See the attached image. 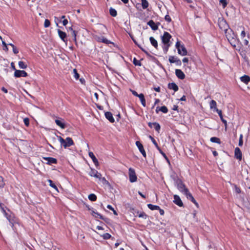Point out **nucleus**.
<instances>
[{
  "mask_svg": "<svg viewBox=\"0 0 250 250\" xmlns=\"http://www.w3.org/2000/svg\"><path fill=\"white\" fill-rule=\"evenodd\" d=\"M105 118L111 123H113L115 122V120L113 117L111 112L107 111L104 113Z\"/></svg>",
  "mask_w": 250,
  "mask_h": 250,
  "instance_id": "17",
  "label": "nucleus"
},
{
  "mask_svg": "<svg viewBox=\"0 0 250 250\" xmlns=\"http://www.w3.org/2000/svg\"><path fill=\"white\" fill-rule=\"evenodd\" d=\"M174 200L173 202L178 206L179 207H183L184 205L183 203L180 198V197L177 195H174L173 196Z\"/></svg>",
  "mask_w": 250,
  "mask_h": 250,
  "instance_id": "8",
  "label": "nucleus"
},
{
  "mask_svg": "<svg viewBox=\"0 0 250 250\" xmlns=\"http://www.w3.org/2000/svg\"><path fill=\"white\" fill-rule=\"evenodd\" d=\"M129 36L130 37V38H131V39L132 40V41H133L134 43L138 47V45H140V44H139L138 43V42H137V41L135 40L133 36L131 34H129Z\"/></svg>",
  "mask_w": 250,
  "mask_h": 250,
  "instance_id": "53",
  "label": "nucleus"
},
{
  "mask_svg": "<svg viewBox=\"0 0 250 250\" xmlns=\"http://www.w3.org/2000/svg\"><path fill=\"white\" fill-rule=\"evenodd\" d=\"M102 181L105 184L109 185V183L108 181H107L104 177L102 178Z\"/></svg>",
  "mask_w": 250,
  "mask_h": 250,
  "instance_id": "61",
  "label": "nucleus"
},
{
  "mask_svg": "<svg viewBox=\"0 0 250 250\" xmlns=\"http://www.w3.org/2000/svg\"><path fill=\"white\" fill-rule=\"evenodd\" d=\"M18 64L20 68L21 69H26L27 67V65L22 61L19 62Z\"/></svg>",
  "mask_w": 250,
  "mask_h": 250,
  "instance_id": "34",
  "label": "nucleus"
},
{
  "mask_svg": "<svg viewBox=\"0 0 250 250\" xmlns=\"http://www.w3.org/2000/svg\"><path fill=\"white\" fill-rule=\"evenodd\" d=\"M216 112L218 114L221 121L224 124V125H225V130H227V121L226 120H225L223 118V115H222V111L221 110L218 109H216Z\"/></svg>",
  "mask_w": 250,
  "mask_h": 250,
  "instance_id": "16",
  "label": "nucleus"
},
{
  "mask_svg": "<svg viewBox=\"0 0 250 250\" xmlns=\"http://www.w3.org/2000/svg\"><path fill=\"white\" fill-rule=\"evenodd\" d=\"M160 152V153L163 155V156L165 158V159L166 160V161H167V162L170 164V161L168 159V158H167V157L166 156V154L161 150V149L160 148V147H159V149H157Z\"/></svg>",
  "mask_w": 250,
  "mask_h": 250,
  "instance_id": "36",
  "label": "nucleus"
},
{
  "mask_svg": "<svg viewBox=\"0 0 250 250\" xmlns=\"http://www.w3.org/2000/svg\"><path fill=\"white\" fill-rule=\"evenodd\" d=\"M174 63H176V64L178 65H181L182 64L181 60L178 59L177 57L175 58V61Z\"/></svg>",
  "mask_w": 250,
  "mask_h": 250,
  "instance_id": "52",
  "label": "nucleus"
},
{
  "mask_svg": "<svg viewBox=\"0 0 250 250\" xmlns=\"http://www.w3.org/2000/svg\"><path fill=\"white\" fill-rule=\"evenodd\" d=\"M149 138L151 140V141L152 142L153 144L155 145L157 149H159L160 147L158 146L157 143L156 142L155 140L154 139V138L152 136H151V135L149 136Z\"/></svg>",
  "mask_w": 250,
  "mask_h": 250,
  "instance_id": "39",
  "label": "nucleus"
},
{
  "mask_svg": "<svg viewBox=\"0 0 250 250\" xmlns=\"http://www.w3.org/2000/svg\"><path fill=\"white\" fill-rule=\"evenodd\" d=\"M241 81L246 84H248L250 81V77L248 75H245L240 78Z\"/></svg>",
  "mask_w": 250,
  "mask_h": 250,
  "instance_id": "21",
  "label": "nucleus"
},
{
  "mask_svg": "<svg viewBox=\"0 0 250 250\" xmlns=\"http://www.w3.org/2000/svg\"><path fill=\"white\" fill-rule=\"evenodd\" d=\"M172 178L179 190L185 194V189L188 188L186 187L185 185L183 183L182 181L177 176H174Z\"/></svg>",
  "mask_w": 250,
  "mask_h": 250,
  "instance_id": "1",
  "label": "nucleus"
},
{
  "mask_svg": "<svg viewBox=\"0 0 250 250\" xmlns=\"http://www.w3.org/2000/svg\"><path fill=\"white\" fill-rule=\"evenodd\" d=\"M175 58L176 57L175 56H169V62H170V63H174L175 62Z\"/></svg>",
  "mask_w": 250,
  "mask_h": 250,
  "instance_id": "48",
  "label": "nucleus"
},
{
  "mask_svg": "<svg viewBox=\"0 0 250 250\" xmlns=\"http://www.w3.org/2000/svg\"><path fill=\"white\" fill-rule=\"evenodd\" d=\"M47 181L49 183V186L53 188L54 189H55L58 192V188L56 186V185L53 182V181L50 179H48Z\"/></svg>",
  "mask_w": 250,
  "mask_h": 250,
  "instance_id": "29",
  "label": "nucleus"
},
{
  "mask_svg": "<svg viewBox=\"0 0 250 250\" xmlns=\"http://www.w3.org/2000/svg\"><path fill=\"white\" fill-rule=\"evenodd\" d=\"M138 47L142 51H143L146 55V56L148 57L151 58L152 60H157V59L154 57H153V56L151 55L147 51H146L145 49H144L141 45H138Z\"/></svg>",
  "mask_w": 250,
  "mask_h": 250,
  "instance_id": "23",
  "label": "nucleus"
},
{
  "mask_svg": "<svg viewBox=\"0 0 250 250\" xmlns=\"http://www.w3.org/2000/svg\"><path fill=\"white\" fill-rule=\"evenodd\" d=\"M142 2V6L144 9L147 8L148 7V2L146 0H141Z\"/></svg>",
  "mask_w": 250,
  "mask_h": 250,
  "instance_id": "33",
  "label": "nucleus"
},
{
  "mask_svg": "<svg viewBox=\"0 0 250 250\" xmlns=\"http://www.w3.org/2000/svg\"><path fill=\"white\" fill-rule=\"evenodd\" d=\"M133 63L135 66H140L142 65L141 62L137 60L135 58H134L133 59Z\"/></svg>",
  "mask_w": 250,
  "mask_h": 250,
  "instance_id": "41",
  "label": "nucleus"
},
{
  "mask_svg": "<svg viewBox=\"0 0 250 250\" xmlns=\"http://www.w3.org/2000/svg\"><path fill=\"white\" fill-rule=\"evenodd\" d=\"M210 141L212 143H217L220 144L221 142L219 138L216 137H212L210 138Z\"/></svg>",
  "mask_w": 250,
  "mask_h": 250,
  "instance_id": "30",
  "label": "nucleus"
},
{
  "mask_svg": "<svg viewBox=\"0 0 250 250\" xmlns=\"http://www.w3.org/2000/svg\"><path fill=\"white\" fill-rule=\"evenodd\" d=\"M175 74L180 80H183L185 78V75L181 69H176L175 70Z\"/></svg>",
  "mask_w": 250,
  "mask_h": 250,
  "instance_id": "15",
  "label": "nucleus"
},
{
  "mask_svg": "<svg viewBox=\"0 0 250 250\" xmlns=\"http://www.w3.org/2000/svg\"><path fill=\"white\" fill-rule=\"evenodd\" d=\"M182 45L180 44V42L179 41H177L176 42L175 47L177 49V50L178 51V49H181V46Z\"/></svg>",
  "mask_w": 250,
  "mask_h": 250,
  "instance_id": "56",
  "label": "nucleus"
},
{
  "mask_svg": "<svg viewBox=\"0 0 250 250\" xmlns=\"http://www.w3.org/2000/svg\"><path fill=\"white\" fill-rule=\"evenodd\" d=\"M11 67L12 68V69H13L14 70H15V71H16V70H17L15 68V65H14V63L13 62H12L11 63Z\"/></svg>",
  "mask_w": 250,
  "mask_h": 250,
  "instance_id": "64",
  "label": "nucleus"
},
{
  "mask_svg": "<svg viewBox=\"0 0 250 250\" xmlns=\"http://www.w3.org/2000/svg\"><path fill=\"white\" fill-rule=\"evenodd\" d=\"M220 2L222 4L223 8H225L227 5V0H220Z\"/></svg>",
  "mask_w": 250,
  "mask_h": 250,
  "instance_id": "49",
  "label": "nucleus"
},
{
  "mask_svg": "<svg viewBox=\"0 0 250 250\" xmlns=\"http://www.w3.org/2000/svg\"><path fill=\"white\" fill-rule=\"evenodd\" d=\"M148 208L151 210H157L160 209V207L157 205H153L151 204H147Z\"/></svg>",
  "mask_w": 250,
  "mask_h": 250,
  "instance_id": "27",
  "label": "nucleus"
},
{
  "mask_svg": "<svg viewBox=\"0 0 250 250\" xmlns=\"http://www.w3.org/2000/svg\"><path fill=\"white\" fill-rule=\"evenodd\" d=\"M184 194L186 195L188 199L190 200L197 208L199 207L198 203L196 201L188 189H185V193Z\"/></svg>",
  "mask_w": 250,
  "mask_h": 250,
  "instance_id": "4",
  "label": "nucleus"
},
{
  "mask_svg": "<svg viewBox=\"0 0 250 250\" xmlns=\"http://www.w3.org/2000/svg\"><path fill=\"white\" fill-rule=\"evenodd\" d=\"M55 122L57 125L59 126L62 129H64L66 127V125L64 122V120L62 118L56 119Z\"/></svg>",
  "mask_w": 250,
  "mask_h": 250,
  "instance_id": "10",
  "label": "nucleus"
},
{
  "mask_svg": "<svg viewBox=\"0 0 250 250\" xmlns=\"http://www.w3.org/2000/svg\"><path fill=\"white\" fill-rule=\"evenodd\" d=\"M58 33L59 37L64 42H66L67 41V35L66 33L62 31L60 29H58Z\"/></svg>",
  "mask_w": 250,
  "mask_h": 250,
  "instance_id": "14",
  "label": "nucleus"
},
{
  "mask_svg": "<svg viewBox=\"0 0 250 250\" xmlns=\"http://www.w3.org/2000/svg\"><path fill=\"white\" fill-rule=\"evenodd\" d=\"M129 180L131 183L135 182L137 181V177L136 175L135 170L130 167L128 170Z\"/></svg>",
  "mask_w": 250,
  "mask_h": 250,
  "instance_id": "3",
  "label": "nucleus"
},
{
  "mask_svg": "<svg viewBox=\"0 0 250 250\" xmlns=\"http://www.w3.org/2000/svg\"><path fill=\"white\" fill-rule=\"evenodd\" d=\"M2 211L10 223L13 224V222L11 219V216L8 214V213L6 212L3 208H2Z\"/></svg>",
  "mask_w": 250,
  "mask_h": 250,
  "instance_id": "38",
  "label": "nucleus"
},
{
  "mask_svg": "<svg viewBox=\"0 0 250 250\" xmlns=\"http://www.w3.org/2000/svg\"><path fill=\"white\" fill-rule=\"evenodd\" d=\"M101 219L104 220L107 224H109L110 223V220L108 218L104 217L103 216V219Z\"/></svg>",
  "mask_w": 250,
  "mask_h": 250,
  "instance_id": "58",
  "label": "nucleus"
},
{
  "mask_svg": "<svg viewBox=\"0 0 250 250\" xmlns=\"http://www.w3.org/2000/svg\"><path fill=\"white\" fill-rule=\"evenodd\" d=\"M89 174L91 177H94L99 179H101L102 175L100 173L98 172L96 170L91 168V170L89 173Z\"/></svg>",
  "mask_w": 250,
  "mask_h": 250,
  "instance_id": "7",
  "label": "nucleus"
},
{
  "mask_svg": "<svg viewBox=\"0 0 250 250\" xmlns=\"http://www.w3.org/2000/svg\"><path fill=\"white\" fill-rule=\"evenodd\" d=\"M138 47L142 51H143L146 55V56L148 57L151 58L152 60H157V59L154 57H153V56L151 55L147 51H146L145 49H144L141 45H138Z\"/></svg>",
  "mask_w": 250,
  "mask_h": 250,
  "instance_id": "22",
  "label": "nucleus"
},
{
  "mask_svg": "<svg viewBox=\"0 0 250 250\" xmlns=\"http://www.w3.org/2000/svg\"><path fill=\"white\" fill-rule=\"evenodd\" d=\"M132 94L135 96H136V97H139V94L137 93V92L136 91H135V90H130Z\"/></svg>",
  "mask_w": 250,
  "mask_h": 250,
  "instance_id": "59",
  "label": "nucleus"
},
{
  "mask_svg": "<svg viewBox=\"0 0 250 250\" xmlns=\"http://www.w3.org/2000/svg\"><path fill=\"white\" fill-rule=\"evenodd\" d=\"M153 125H154L155 130L158 133H159V131H160V130L161 128L160 125L158 123H156V122L153 123Z\"/></svg>",
  "mask_w": 250,
  "mask_h": 250,
  "instance_id": "37",
  "label": "nucleus"
},
{
  "mask_svg": "<svg viewBox=\"0 0 250 250\" xmlns=\"http://www.w3.org/2000/svg\"><path fill=\"white\" fill-rule=\"evenodd\" d=\"M42 159L47 161L46 164L49 165H51L52 164H56L57 163V160L56 158H54L52 157H43Z\"/></svg>",
  "mask_w": 250,
  "mask_h": 250,
  "instance_id": "11",
  "label": "nucleus"
},
{
  "mask_svg": "<svg viewBox=\"0 0 250 250\" xmlns=\"http://www.w3.org/2000/svg\"><path fill=\"white\" fill-rule=\"evenodd\" d=\"M50 25V21L48 19H45L44 23V27H48Z\"/></svg>",
  "mask_w": 250,
  "mask_h": 250,
  "instance_id": "46",
  "label": "nucleus"
},
{
  "mask_svg": "<svg viewBox=\"0 0 250 250\" xmlns=\"http://www.w3.org/2000/svg\"><path fill=\"white\" fill-rule=\"evenodd\" d=\"M27 76V73L24 70H16L14 73V76L16 78L26 77Z\"/></svg>",
  "mask_w": 250,
  "mask_h": 250,
  "instance_id": "6",
  "label": "nucleus"
},
{
  "mask_svg": "<svg viewBox=\"0 0 250 250\" xmlns=\"http://www.w3.org/2000/svg\"><path fill=\"white\" fill-rule=\"evenodd\" d=\"M137 213L138 214V216L140 218L143 217L146 219L148 217V216L144 212L139 213V211H137Z\"/></svg>",
  "mask_w": 250,
  "mask_h": 250,
  "instance_id": "43",
  "label": "nucleus"
},
{
  "mask_svg": "<svg viewBox=\"0 0 250 250\" xmlns=\"http://www.w3.org/2000/svg\"><path fill=\"white\" fill-rule=\"evenodd\" d=\"M62 24L64 26H65L68 23V21L66 19H64L62 21Z\"/></svg>",
  "mask_w": 250,
  "mask_h": 250,
  "instance_id": "63",
  "label": "nucleus"
},
{
  "mask_svg": "<svg viewBox=\"0 0 250 250\" xmlns=\"http://www.w3.org/2000/svg\"><path fill=\"white\" fill-rule=\"evenodd\" d=\"M165 19L166 21H168V22L171 21V19L168 15H166L165 16Z\"/></svg>",
  "mask_w": 250,
  "mask_h": 250,
  "instance_id": "55",
  "label": "nucleus"
},
{
  "mask_svg": "<svg viewBox=\"0 0 250 250\" xmlns=\"http://www.w3.org/2000/svg\"><path fill=\"white\" fill-rule=\"evenodd\" d=\"M159 110L161 111L164 113H167L168 112L167 108L165 105L160 107L159 109Z\"/></svg>",
  "mask_w": 250,
  "mask_h": 250,
  "instance_id": "40",
  "label": "nucleus"
},
{
  "mask_svg": "<svg viewBox=\"0 0 250 250\" xmlns=\"http://www.w3.org/2000/svg\"><path fill=\"white\" fill-rule=\"evenodd\" d=\"M56 136L58 138V140H59L61 145L64 148H66V147H69L71 146H72L74 144V142H73V140L72 139V138H71L69 137H67L66 138V139L64 140L60 136L57 135Z\"/></svg>",
  "mask_w": 250,
  "mask_h": 250,
  "instance_id": "2",
  "label": "nucleus"
},
{
  "mask_svg": "<svg viewBox=\"0 0 250 250\" xmlns=\"http://www.w3.org/2000/svg\"><path fill=\"white\" fill-rule=\"evenodd\" d=\"M210 107L211 109H214V110L216 111V102L214 100H211L210 102Z\"/></svg>",
  "mask_w": 250,
  "mask_h": 250,
  "instance_id": "31",
  "label": "nucleus"
},
{
  "mask_svg": "<svg viewBox=\"0 0 250 250\" xmlns=\"http://www.w3.org/2000/svg\"><path fill=\"white\" fill-rule=\"evenodd\" d=\"M111 235L110 234H109L108 233H105L103 235V238L105 240L110 239L111 238Z\"/></svg>",
  "mask_w": 250,
  "mask_h": 250,
  "instance_id": "45",
  "label": "nucleus"
},
{
  "mask_svg": "<svg viewBox=\"0 0 250 250\" xmlns=\"http://www.w3.org/2000/svg\"><path fill=\"white\" fill-rule=\"evenodd\" d=\"M13 51L14 53L15 54H18L19 53V50L16 48V46L13 48Z\"/></svg>",
  "mask_w": 250,
  "mask_h": 250,
  "instance_id": "60",
  "label": "nucleus"
},
{
  "mask_svg": "<svg viewBox=\"0 0 250 250\" xmlns=\"http://www.w3.org/2000/svg\"><path fill=\"white\" fill-rule=\"evenodd\" d=\"M234 157L236 159L239 161L242 160V152L240 149L238 147L235 148Z\"/></svg>",
  "mask_w": 250,
  "mask_h": 250,
  "instance_id": "13",
  "label": "nucleus"
},
{
  "mask_svg": "<svg viewBox=\"0 0 250 250\" xmlns=\"http://www.w3.org/2000/svg\"><path fill=\"white\" fill-rule=\"evenodd\" d=\"M178 54L182 56H186L187 55L188 52L184 45L181 46V49H178Z\"/></svg>",
  "mask_w": 250,
  "mask_h": 250,
  "instance_id": "18",
  "label": "nucleus"
},
{
  "mask_svg": "<svg viewBox=\"0 0 250 250\" xmlns=\"http://www.w3.org/2000/svg\"><path fill=\"white\" fill-rule=\"evenodd\" d=\"M4 185L5 184L3 182V178L1 176H0V188H3Z\"/></svg>",
  "mask_w": 250,
  "mask_h": 250,
  "instance_id": "51",
  "label": "nucleus"
},
{
  "mask_svg": "<svg viewBox=\"0 0 250 250\" xmlns=\"http://www.w3.org/2000/svg\"><path fill=\"white\" fill-rule=\"evenodd\" d=\"M109 13L111 16L114 17H116L117 15V11L115 9H114L112 7H111L109 9Z\"/></svg>",
  "mask_w": 250,
  "mask_h": 250,
  "instance_id": "32",
  "label": "nucleus"
},
{
  "mask_svg": "<svg viewBox=\"0 0 250 250\" xmlns=\"http://www.w3.org/2000/svg\"><path fill=\"white\" fill-rule=\"evenodd\" d=\"M149 41L151 42V44L156 48H158V42L153 37H150L149 38Z\"/></svg>",
  "mask_w": 250,
  "mask_h": 250,
  "instance_id": "24",
  "label": "nucleus"
},
{
  "mask_svg": "<svg viewBox=\"0 0 250 250\" xmlns=\"http://www.w3.org/2000/svg\"><path fill=\"white\" fill-rule=\"evenodd\" d=\"M91 214L95 218L99 217V218L103 219V216L98 212H95L94 210H92Z\"/></svg>",
  "mask_w": 250,
  "mask_h": 250,
  "instance_id": "28",
  "label": "nucleus"
},
{
  "mask_svg": "<svg viewBox=\"0 0 250 250\" xmlns=\"http://www.w3.org/2000/svg\"><path fill=\"white\" fill-rule=\"evenodd\" d=\"M89 200L91 201H95L97 200V196L93 193L90 194L88 197Z\"/></svg>",
  "mask_w": 250,
  "mask_h": 250,
  "instance_id": "35",
  "label": "nucleus"
},
{
  "mask_svg": "<svg viewBox=\"0 0 250 250\" xmlns=\"http://www.w3.org/2000/svg\"><path fill=\"white\" fill-rule=\"evenodd\" d=\"M168 88L169 89H172L174 92H176L178 90V86L174 82L169 83L167 85Z\"/></svg>",
  "mask_w": 250,
  "mask_h": 250,
  "instance_id": "19",
  "label": "nucleus"
},
{
  "mask_svg": "<svg viewBox=\"0 0 250 250\" xmlns=\"http://www.w3.org/2000/svg\"><path fill=\"white\" fill-rule=\"evenodd\" d=\"M243 144V135L242 134H241L240 136L239 140V143L238 145L240 146H241Z\"/></svg>",
  "mask_w": 250,
  "mask_h": 250,
  "instance_id": "47",
  "label": "nucleus"
},
{
  "mask_svg": "<svg viewBox=\"0 0 250 250\" xmlns=\"http://www.w3.org/2000/svg\"><path fill=\"white\" fill-rule=\"evenodd\" d=\"M73 71L74 76L76 80L79 79L80 75H79V73H78L77 69L75 68L73 69Z\"/></svg>",
  "mask_w": 250,
  "mask_h": 250,
  "instance_id": "42",
  "label": "nucleus"
},
{
  "mask_svg": "<svg viewBox=\"0 0 250 250\" xmlns=\"http://www.w3.org/2000/svg\"><path fill=\"white\" fill-rule=\"evenodd\" d=\"M98 41L106 43L107 44H109L112 43L111 41L108 40L107 39L104 37H102V38H99L98 39Z\"/></svg>",
  "mask_w": 250,
  "mask_h": 250,
  "instance_id": "26",
  "label": "nucleus"
},
{
  "mask_svg": "<svg viewBox=\"0 0 250 250\" xmlns=\"http://www.w3.org/2000/svg\"><path fill=\"white\" fill-rule=\"evenodd\" d=\"M72 36L74 37V40L76 43H77V40H76L77 32L75 30H73Z\"/></svg>",
  "mask_w": 250,
  "mask_h": 250,
  "instance_id": "54",
  "label": "nucleus"
},
{
  "mask_svg": "<svg viewBox=\"0 0 250 250\" xmlns=\"http://www.w3.org/2000/svg\"><path fill=\"white\" fill-rule=\"evenodd\" d=\"M235 190L237 193H240L241 192L240 188L236 185H235Z\"/></svg>",
  "mask_w": 250,
  "mask_h": 250,
  "instance_id": "57",
  "label": "nucleus"
},
{
  "mask_svg": "<svg viewBox=\"0 0 250 250\" xmlns=\"http://www.w3.org/2000/svg\"><path fill=\"white\" fill-rule=\"evenodd\" d=\"M89 156L92 159L93 163H94L95 165L97 167L99 166V162L97 160V159L96 158L95 155H94L93 153L92 152H89L88 153Z\"/></svg>",
  "mask_w": 250,
  "mask_h": 250,
  "instance_id": "20",
  "label": "nucleus"
},
{
  "mask_svg": "<svg viewBox=\"0 0 250 250\" xmlns=\"http://www.w3.org/2000/svg\"><path fill=\"white\" fill-rule=\"evenodd\" d=\"M24 125L26 126H28L29 125V119L28 118H25L23 119Z\"/></svg>",
  "mask_w": 250,
  "mask_h": 250,
  "instance_id": "50",
  "label": "nucleus"
},
{
  "mask_svg": "<svg viewBox=\"0 0 250 250\" xmlns=\"http://www.w3.org/2000/svg\"><path fill=\"white\" fill-rule=\"evenodd\" d=\"M164 45H165V46L163 47V50H164V53L165 54H166L168 50V48H169L170 44H166Z\"/></svg>",
  "mask_w": 250,
  "mask_h": 250,
  "instance_id": "44",
  "label": "nucleus"
},
{
  "mask_svg": "<svg viewBox=\"0 0 250 250\" xmlns=\"http://www.w3.org/2000/svg\"><path fill=\"white\" fill-rule=\"evenodd\" d=\"M139 98L141 101L142 105L145 107L146 106V103L144 95L143 93L139 94Z\"/></svg>",
  "mask_w": 250,
  "mask_h": 250,
  "instance_id": "25",
  "label": "nucleus"
},
{
  "mask_svg": "<svg viewBox=\"0 0 250 250\" xmlns=\"http://www.w3.org/2000/svg\"><path fill=\"white\" fill-rule=\"evenodd\" d=\"M160 23V22H157L155 23L154 21L152 20H150L147 22V24L153 30H156L158 28V25Z\"/></svg>",
  "mask_w": 250,
  "mask_h": 250,
  "instance_id": "12",
  "label": "nucleus"
},
{
  "mask_svg": "<svg viewBox=\"0 0 250 250\" xmlns=\"http://www.w3.org/2000/svg\"><path fill=\"white\" fill-rule=\"evenodd\" d=\"M136 145L138 147V149H139L140 152L142 153L143 156L146 158V153L144 148V146H143V145L139 141H136Z\"/></svg>",
  "mask_w": 250,
  "mask_h": 250,
  "instance_id": "9",
  "label": "nucleus"
},
{
  "mask_svg": "<svg viewBox=\"0 0 250 250\" xmlns=\"http://www.w3.org/2000/svg\"><path fill=\"white\" fill-rule=\"evenodd\" d=\"M171 38V36L170 35V34L167 32H165L164 33V35L161 37V39L163 43L164 44H170L169 42Z\"/></svg>",
  "mask_w": 250,
  "mask_h": 250,
  "instance_id": "5",
  "label": "nucleus"
},
{
  "mask_svg": "<svg viewBox=\"0 0 250 250\" xmlns=\"http://www.w3.org/2000/svg\"><path fill=\"white\" fill-rule=\"evenodd\" d=\"M160 102V100L159 99H155V103H154V105H153V106L152 108H153V107H154V106H155L156 104H158Z\"/></svg>",
  "mask_w": 250,
  "mask_h": 250,
  "instance_id": "62",
  "label": "nucleus"
}]
</instances>
